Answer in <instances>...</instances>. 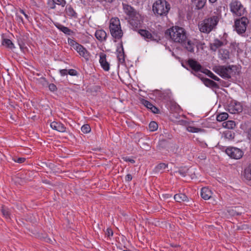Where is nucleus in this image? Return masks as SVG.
<instances>
[{
	"label": "nucleus",
	"mask_w": 251,
	"mask_h": 251,
	"mask_svg": "<svg viewBox=\"0 0 251 251\" xmlns=\"http://www.w3.org/2000/svg\"><path fill=\"white\" fill-rule=\"evenodd\" d=\"M236 66L233 65L219 66L216 67L214 71L223 78H229L235 74Z\"/></svg>",
	"instance_id": "nucleus-7"
},
{
	"label": "nucleus",
	"mask_w": 251,
	"mask_h": 251,
	"mask_svg": "<svg viewBox=\"0 0 251 251\" xmlns=\"http://www.w3.org/2000/svg\"><path fill=\"white\" fill-rule=\"evenodd\" d=\"M207 0H191V4L195 10H202L206 4Z\"/></svg>",
	"instance_id": "nucleus-15"
},
{
	"label": "nucleus",
	"mask_w": 251,
	"mask_h": 251,
	"mask_svg": "<svg viewBox=\"0 0 251 251\" xmlns=\"http://www.w3.org/2000/svg\"><path fill=\"white\" fill-rule=\"evenodd\" d=\"M122 159H123L124 161L129 162L132 164L134 163L135 162L134 159H131L128 156H123L122 157Z\"/></svg>",
	"instance_id": "nucleus-42"
},
{
	"label": "nucleus",
	"mask_w": 251,
	"mask_h": 251,
	"mask_svg": "<svg viewBox=\"0 0 251 251\" xmlns=\"http://www.w3.org/2000/svg\"><path fill=\"white\" fill-rule=\"evenodd\" d=\"M201 195L202 199L207 200L211 198L212 192L208 187H204L201 188Z\"/></svg>",
	"instance_id": "nucleus-18"
},
{
	"label": "nucleus",
	"mask_w": 251,
	"mask_h": 251,
	"mask_svg": "<svg viewBox=\"0 0 251 251\" xmlns=\"http://www.w3.org/2000/svg\"><path fill=\"white\" fill-rule=\"evenodd\" d=\"M204 84L207 87H209L211 88H218V85L214 81L207 78H203L201 79Z\"/></svg>",
	"instance_id": "nucleus-21"
},
{
	"label": "nucleus",
	"mask_w": 251,
	"mask_h": 251,
	"mask_svg": "<svg viewBox=\"0 0 251 251\" xmlns=\"http://www.w3.org/2000/svg\"><path fill=\"white\" fill-rule=\"evenodd\" d=\"M249 23V19L247 17V16H244L235 19L233 26L238 34H242L245 33Z\"/></svg>",
	"instance_id": "nucleus-6"
},
{
	"label": "nucleus",
	"mask_w": 251,
	"mask_h": 251,
	"mask_svg": "<svg viewBox=\"0 0 251 251\" xmlns=\"http://www.w3.org/2000/svg\"><path fill=\"white\" fill-rule=\"evenodd\" d=\"M2 45L11 50L15 48L14 45L12 42L8 39H3L2 40Z\"/></svg>",
	"instance_id": "nucleus-25"
},
{
	"label": "nucleus",
	"mask_w": 251,
	"mask_h": 251,
	"mask_svg": "<svg viewBox=\"0 0 251 251\" xmlns=\"http://www.w3.org/2000/svg\"><path fill=\"white\" fill-rule=\"evenodd\" d=\"M123 251H129V250H124Z\"/></svg>",
	"instance_id": "nucleus-55"
},
{
	"label": "nucleus",
	"mask_w": 251,
	"mask_h": 251,
	"mask_svg": "<svg viewBox=\"0 0 251 251\" xmlns=\"http://www.w3.org/2000/svg\"><path fill=\"white\" fill-rule=\"evenodd\" d=\"M242 110L241 104L236 101H231L228 105V110L232 114L240 113L242 111Z\"/></svg>",
	"instance_id": "nucleus-12"
},
{
	"label": "nucleus",
	"mask_w": 251,
	"mask_h": 251,
	"mask_svg": "<svg viewBox=\"0 0 251 251\" xmlns=\"http://www.w3.org/2000/svg\"><path fill=\"white\" fill-rule=\"evenodd\" d=\"M138 32L147 42L158 41L159 40V37L154 31L151 32L146 29H141Z\"/></svg>",
	"instance_id": "nucleus-9"
},
{
	"label": "nucleus",
	"mask_w": 251,
	"mask_h": 251,
	"mask_svg": "<svg viewBox=\"0 0 251 251\" xmlns=\"http://www.w3.org/2000/svg\"><path fill=\"white\" fill-rule=\"evenodd\" d=\"M168 167V164L161 163L158 164L155 168L154 170L156 172H162L163 171Z\"/></svg>",
	"instance_id": "nucleus-29"
},
{
	"label": "nucleus",
	"mask_w": 251,
	"mask_h": 251,
	"mask_svg": "<svg viewBox=\"0 0 251 251\" xmlns=\"http://www.w3.org/2000/svg\"><path fill=\"white\" fill-rule=\"evenodd\" d=\"M149 127L151 131H155L158 128V124L154 121H151L149 124Z\"/></svg>",
	"instance_id": "nucleus-38"
},
{
	"label": "nucleus",
	"mask_w": 251,
	"mask_h": 251,
	"mask_svg": "<svg viewBox=\"0 0 251 251\" xmlns=\"http://www.w3.org/2000/svg\"><path fill=\"white\" fill-rule=\"evenodd\" d=\"M20 12L23 14L24 15V16L25 17V18L27 20H29V17L28 16L27 14H26L25 12L22 9H20V10H19Z\"/></svg>",
	"instance_id": "nucleus-50"
},
{
	"label": "nucleus",
	"mask_w": 251,
	"mask_h": 251,
	"mask_svg": "<svg viewBox=\"0 0 251 251\" xmlns=\"http://www.w3.org/2000/svg\"><path fill=\"white\" fill-rule=\"evenodd\" d=\"M248 137L249 140H251V127L247 131Z\"/></svg>",
	"instance_id": "nucleus-52"
},
{
	"label": "nucleus",
	"mask_w": 251,
	"mask_h": 251,
	"mask_svg": "<svg viewBox=\"0 0 251 251\" xmlns=\"http://www.w3.org/2000/svg\"><path fill=\"white\" fill-rule=\"evenodd\" d=\"M229 8L234 17H240L247 16V8L239 0H232L229 3Z\"/></svg>",
	"instance_id": "nucleus-2"
},
{
	"label": "nucleus",
	"mask_w": 251,
	"mask_h": 251,
	"mask_svg": "<svg viewBox=\"0 0 251 251\" xmlns=\"http://www.w3.org/2000/svg\"><path fill=\"white\" fill-rule=\"evenodd\" d=\"M99 62L101 67L105 71H108L110 69V64L106 60V55L103 52L99 54Z\"/></svg>",
	"instance_id": "nucleus-14"
},
{
	"label": "nucleus",
	"mask_w": 251,
	"mask_h": 251,
	"mask_svg": "<svg viewBox=\"0 0 251 251\" xmlns=\"http://www.w3.org/2000/svg\"><path fill=\"white\" fill-rule=\"evenodd\" d=\"M141 103L145 106H146L147 108L150 109L153 113H158L159 112V109L154 105H153L151 103L150 101L142 99L141 100Z\"/></svg>",
	"instance_id": "nucleus-20"
},
{
	"label": "nucleus",
	"mask_w": 251,
	"mask_h": 251,
	"mask_svg": "<svg viewBox=\"0 0 251 251\" xmlns=\"http://www.w3.org/2000/svg\"><path fill=\"white\" fill-rule=\"evenodd\" d=\"M50 126L52 129L57 131L60 132H65L66 131V127L61 122H52L50 123Z\"/></svg>",
	"instance_id": "nucleus-17"
},
{
	"label": "nucleus",
	"mask_w": 251,
	"mask_h": 251,
	"mask_svg": "<svg viewBox=\"0 0 251 251\" xmlns=\"http://www.w3.org/2000/svg\"><path fill=\"white\" fill-rule=\"evenodd\" d=\"M187 64L194 71H201V65L196 60L193 59H189L187 60Z\"/></svg>",
	"instance_id": "nucleus-16"
},
{
	"label": "nucleus",
	"mask_w": 251,
	"mask_h": 251,
	"mask_svg": "<svg viewBox=\"0 0 251 251\" xmlns=\"http://www.w3.org/2000/svg\"><path fill=\"white\" fill-rule=\"evenodd\" d=\"M25 158L24 157H19L17 158V159H14L15 162H17L18 163H22L25 161Z\"/></svg>",
	"instance_id": "nucleus-47"
},
{
	"label": "nucleus",
	"mask_w": 251,
	"mask_h": 251,
	"mask_svg": "<svg viewBox=\"0 0 251 251\" xmlns=\"http://www.w3.org/2000/svg\"><path fill=\"white\" fill-rule=\"evenodd\" d=\"M81 129L84 133H88L90 131L91 128L89 125L86 124L81 127Z\"/></svg>",
	"instance_id": "nucleus-39"
},
{
	"label": "nucleus",
	"mask_w": 251,
	"mask_h": 251,
	"mask_svg": "<svg viewBox=\"0 0 251 251\" xmlns=\"http://www.w3.org/2000/svg\"><path fill=\"white\" fill-rule=\"evenodd\" d=\"M227 41L224 38L219 40L215 39L212 43L210 44V50L213 51H216L219 48L227 44Z\"/></svg>",
	"instance_id": "nucleus-13"
},
{
	"label": "nucleus",
	"mask_w": 251,
	"mask_h": 251,
	"mask_svg": "<svg viewBox=\"0 0 251 251\" xmlns=\"http://www.w3.org/2000/svg\"><path fill=\"white\" fill-rule=\"evenodd\" d=\"M16 16L17 18V20L19 21V22H21L22 23H24V20H23V19L22 18V16H21L20 15H19L18 14V13H17L16 14Z\"/></svg>",
	"instance_id": "nucleus-51"
},
{
	"label": "nucleus",
	"mask_w": 251,
	"mask_h": 251,
	"mask_svg": "<svg viewBox=\"0 0 251 251\" xmlns=\"http://www.w3.org/2000/svg\"><path fill=\"white\" fill-rule=\"evenodd\" d=\"M66 14L70 17L76 18L77 14L71 5H67L66 7Z\"/></svg>",
	"instance_id": "nucleus-24"
},
{
	"label": "nucleus",
	"mask_w": 251,
	"mask_h": 251,
	"mask_svg": "<svg viewBox=\"0 0 251 251\" xmlns=\"http://www.w3.org/2000/svg\"><path fill=\"white\" fill-rule=\"evenodd\" d=\"M129 23L135 27L141 25L143 21V17L136 11L128 18Z\"/></svg>",
	"instance_id": "nucleus-10"
},
{
	"label": "nucleus",
	"mask_w": 251,
	"mask_h": 251,
	"mask_svg": "<svg viewBox=\"0 0 251 251\" xmlns=\"http://www.w3.org/2000/svg\"><path fill=\"white\" fill-rule=\"evenodd\" d=\"M202 72L214 80L219 81L220 80L217 76L215 75L212 72L208 69H205V71Z\"/></svg>",
	"instance_id": "nucleus-30"
},
{
	"label": "nucleus",
	"mask_w": 251,
	"mask_h": 251,
	"mask_svg": "<svg viewBox=\"0 0 251 251\" xmlns=\"http://www.w3.org/2000/svg\"><path fill=\"white\" fill-rule=\"evenodd\" d=\"M175 200L178 202L188 201L189 199L187 196L183 193L176 194L174 196Z\"/></svg>",
	"instance_id": "nucleus-23"
},
{
	"label": "nucleus",
	"mask_w": 251,
	"mask_h": 251,
	"mask_svg": "<svg viewBox=\"0 0 251 251\" xmlns=\"http://www.w3.org/2000/svg\"><path fill=\"white\" fill-rule=\"evenodd\" d=\"M228 115L227 113L223 112L220 113L217 116V120L219 122L224 121L228 118Z\"/></svg>",
	"instance_id": "nucleus-33"
},
{
	"label": "nucleus",
	"mask_w": 251,
	"mask_h": 251,
	"mask_svg": "<svg viewBox=\"0 0 251 251\" xmlns=\"http://www.w3.org/2000/svg\"><path fill=\"white\" fill-rule=\"evenodd\" d=\"M232 211L233 212V215H240L242 213V212L238 211V208L236 207H234V209H232Z\"/></svg>",
	"instance_id": "nucleus-45"
},
{
	"label": "nucleus",
	"mask_w": 251,
	"mask_h": 251,
	"mask_svg": "<svg viewBox=\"0 0 251 251\" xmlns=\"http://www.w3.org/2000/svg\"><path fill=\"white\" fill-rule=\"evenodd\" d=\"M68 74L72 76H75L78 75V73L75 70L70 69L68 70Z\"/></svg>",
	"instance_id": "nucleus-43"
},
{
	"label": "nucleus",
	"mask_w": 251,
	"mask_h": 251,
	"mask_svg": "<svg viewBox=\"0 0 251 251\" xmlns=\"http://www.w3.org/2000/svg\"><path fill=\"white\" fill-rule=\"evenodd\" d=\"M123 7L124 11L128 16V18L136 11L132 7L128 4L123 3Z\"/></svg>",
	"instance_id": "nucleus-22"
},
{
	"label": "nucleus",
	"mask_w": 251,
	"mask_h": 251,
	"mask_svg": "<svg viewBox=\"0 0 251 251\" xmlns=\"http://www.w3.org/2000/svg\"><path fill=\"white\" fill-rule=\"evenodd\" d=\"M176 173L178 174L181 176L184 177L186 176L187 173V170L185 169H180L177 171L175 172Z\"/></svg>",
	"instance_id": "nucleus-40"
},
{
	"label": "nucleus",
	"mask_w": 251,
	"mask_h": 251,
	"mask_svg": "<svg viewBox=\"0 0 251 251\" xmlns=\"http://www.w3.org/2000/svg\"><path fill=\"white\" fill-rule=\"evenodd\" d=\"M105 235H107L108 237H110V236H112L113 235V232L111 228H108L106 229Z\"/></svg>",
	"instance_id": "nucleus-46"
},
{
	"label": "nucleus",
	"mask_w": 251,
	"mask_h": 251,
	"mask_svg": "<svg viewBox=\"0 0 251 251\" xmlns=\"http://www.w3.org/2000/svg\"><path fill=\"white\" fill-rule=\"evenodd\" d=\"M244 174V177L247 180H251V165L245 169Z\"/></svg>",
	"instance_id": "nucleus-26"
},
{
	"label": "nucleus",
	"mask_w": 251,
	"mask_h": 251,
	"mask_svg": "<svg viewBox=\"0 0 251 251\" xmlns=\"http://www.w3.org/2000/svg\"><path fill=\"white\" fill-rule=\"evenodd\" d=\"M208 1L210 3L213 4L217 2V0H208Z\"/></svg>",
	"instance_id": "nucleus-53"
},
{
	"label": "nucleus",
	"mask_w": 251,
	"mask_h": 251,
	"mask_svg": "<svg viewBox=\"0 0 251 251\" xmlns=\"http://www.w3.org/2000/svg\"><path fill=\"white\" fill-rule=\"evenodd\" d=\"M96 38L100 42H103L106 40L107 34L102 29L97 30L95 34Z\"/></svg>",
	"instance_id": "nucleus-19"
},
{
	"label": "nucleus",
	"mask_w": 251,
	"mask_h": 251,
	"mask_svg": "<svg viewBox=\"0 0 251 251\" xmlns=\"http://www.w3.org/2000/svg\"><path fill=\"white\" fill-rule=\"evenodd\" d=\"M68 43L74 50H75L81 56L84 57L86 60H89L90 53L82 45L70 38L68 39Z\"/></svg>",
	"instance_id": "nucleus-8"
},
{
	"label": "nucleus",
	"mask_w": 251,
	"mask_h": 251,
	"mask_svg": "<svg viewBox=\"0 0 251 251\" xmlns=\"http://www.w3.org/2000/svg\"><path fill=\"white\" fill-rule=\"evenodd\" d=\"M109 29L111 36L116 39H120L123 36L121 29L120 21L119 18H112L110 20Z\"/></svg>",
	"instance_id": "nucleus-5"
},
{
	"label": "nucleus",
	"mask_w": 251,
	"mask_h": 251,
	"mask_svg": "<svg viewBox=\"0 0 251 251\" xmlns=\"http://www.w3.org/2000/svg\"><path fill=\"white\" fill-rule=\"evenodd\" d=\"M49 88L52 92H54L57 90L56 85L53 83H50L49 85Z\"/></svg>",
	"instance_id": "nucleus-44"
},
{
	"label": "nucleus",
	"mask_w": 251,
	"mask_h": 251,
	"mask_svg": "<svg viewBox=\"0 0 251 251\" xmlns=\"http://www.w3.org/2000/svg\"><path fill=\"white\" fill-rule=\"evenodd\" d=\"M168 32L170 38L175 42L184 43L186 40V32L182 27L178 26L173 27L169 29Z\"/></svg>",
	"instance_id": "nucleus-4"
},
{
	"label": "nucleus",
	"mask_w": 251,
	"mask_h": 251,
	"mask_svg": "<svg viewBox=\"0 0 251 251\" xmlns=\"http://www.w3.org/2000/svg\"><path fill=\"white\" fill-rule=\"evenodd\" d=\"M59 72L62 76H64L68 74V70L66 69L60 70Z\"/></svg>",
	"instance_id": "nucleus-48"
},
{
	"label": "nucleus",
	"mask_w": 251,
	"mask_h": 251,
	"mask_svg": "<svg viewBox=\"0 0 251 251\" xmlns=\"http://www.w3.org/2000/svg\"><path fill=\"white\" fill-rule=\"evenodd\" d=\"M170 9V4L166 0H157L152 5L153 13L159 16H167Z\"/></svg>",
	"instance_id": "nucleus-3"
},
{
	"label": "nucleus",
	"mask_w": 251,
	"mask_h": 251,
	"mask_svg": "<svg viewBox=\"0 0 251 251\" xmlns=\"http://www.w3.org/2000/svg\"><path fill=\"white\" fill-rule=\"evenodd\" d=\"M121 50H120L118 53L117 58L120 62H123L125 61V53L122 43H121Z\"/></svg>",
	"instance_id": "nucleus-32"
},
{
	"label": "nucleus",
	"mask_w": 251,
	"mask_h": 251,
	"mask_svg": "<svg viewBox=\"0 0 251 251\" xmlns=\"http://www.w3.org/2000/svg\"><path fill=\"white\" fill-rule=\"evenodd\" d=\"M132 179V176L130 174H127L125 177V180L126 181L129 182Z\"/></svg>",
	"instance_id": "nucleus-49"
},
{
	"label": "nucleus",
	"mask_w": 251,
	"mask_h": 251,
	"mask_svg": "<svg viewBox=\"0 0 251 251\" xmlns=\"http://www.w3.org/2000/svg\"><path fill=\"white\" fill-rule=\"evenodd\" d=\"M186 129L188 131L192 133L200 132L203 130V129L201 128L195 127L192 126H188Z\"/></svg>",
	"instance_id": "nucleus-36"
},
{
	"label": "nucleus",
	"mask_w": 251,
	"mask_h": 251,
	"mask_svg": "<svg viewBox=\"0 0 251 251\" xmlns=\"http://www.w3.org/2000/svg\"><path fill=\"white\" fill-rule=\"evenodd\" d=\"M221 18V14L215 12L214 15L205 17L198 24L199 30L205 34H209L212 31L215 30Z\"/></svg>",
	"instance_id": "nucleus-1"
},
{
	"label": "nucleus",
	"mask_w": 251,
	"mask_h": 251,
	"mask_svg": "<svg viewBox=\"0 0 251 251\" xmlns=\"http://www.w3.org/2000/svg\"><path fill=\"white\" fill-rule=\"evenodd\" d=\"M56 27L66 34L70 35L71 32V30L70 29L67 27L64 26V25H56Z\"/></svg>",
	"instance_id": "nucleus-34"
},
{
	"label": "nucleus",
	"mask_w": 251,
	"mask_h": 251,
	"mask_svg": "<svg viewBox=\"0 0 251 251\" xmlns=\"http://www.w3.org/2000/svg\"><path fill=\"white\" fill-rule=\"evenodd\" d=\"M226 153L231 158L239 159L241 158L243 155V151L236 148H228L226 150Z\"/></svg>",
	"instance_id": "nucleus-11"
},
{
	"label": "nucleus",
	"mask_w": 251,
	"mask_h": 251,
	"mask_svg": "<svg viewBox=\"0 0 251 251\" xmlns=\"http://www.w3.org/2000/svg\"><path fill=\"white\" fill-rule=\"evenodd\" d=\"M219 53L222 59L226 60L229 58V52L228 50L226 49L220 50Z\"/></svg>",
	"instance_id": "nucleus-27"
},
{
	"label": "nucleus",
	"mask_w": 251,
	"mask_h": 251,
	"mask_svg": "<svg viewBox=\"0 0 251 251\" xmlns=\"http://www.w3.org/2000/svg\"><path fill=\"white\" fill-rule=\"evenodd\" d=\"M52 1L54 5V6L51 7L52 8H55V4H57L64 7L66 4V2L65 0H52Z\"/></svg>",
	"instance_id": "nucleus-37"
},
{
	"label": "nucleus",
	"mask_w": 251,
	"mask_h": 251,
	"mask_svg": "<svg viewBox=\"0 0 251 251\" xmlns=\"http://www.w3.org/2000/svg\"><path fill=\"white\" fill-rule=\"evenodd\" d=\"M225 136L228 139H232L234 138V135L231 131H226L225 132Z\"/></svg>",
	"instance_id": "nucleus-41"
},
{
	"label": "nucleus",
	"mask_w": 251,
	"mask_h": 251,
	"mask_svg": "<svg viewBox=\"0 0 251 251\" xmlns=\"http://www.w3.org/2000/svg\"><path fill=\"white\" fill-rule=\"evenodd\" d=\"M1 211L3 216L7 219H10V214L7 208L5 207L4 206H2L1 207Z\"/></svg>",
	"instance_id": "nucleus-35"
},
{
	"label": "nucleus",
	"mask_w": 251,
	"mask_h": 251,
	"mask_svg": "<svg viewBox=\"0 0 251 251\" xmlns=\"http://www.w3.org/2000/svg\"><path fill=\"white\" fill-rule=\"evenodd\" d=\"M202 147H205L207 146V144L206 143H204L203 145H201Z\"/></svg>",
	"instance_id": "nucleus-54"
},
{
	"label": "nucleus",
	"mask_w": 251,
	"mask_h": 251,
	"mask_svg": "<svg viewBox=\"0 0 251 251\" xmlns=\"http://www.w3.org/2000/svg\"><path fill=\"white\" fill-rule=\"evenodd\" d=\"M223 126L228 129H233L235 126V123L233 121H228L223 123Z\"/></svg>",
	"instance_id": "nucleus-28"
},
{
	"label": "nucleus",
	"mask_w": 251,
	"mask_h": 251,
	"mask_svg": "<svg viewBox=\"0 0 251 251\" xmlns=\"http://www.w3.org/2000/svg\"><path fill=\"white\" fill-rule=\"evenodd\" d=\"M185 45V48L189 52H193L194 51V44L190 41H188L187 43H183Z\"/></svg>",
	"instance_id": "nucleus-31"
}]
</instances>
